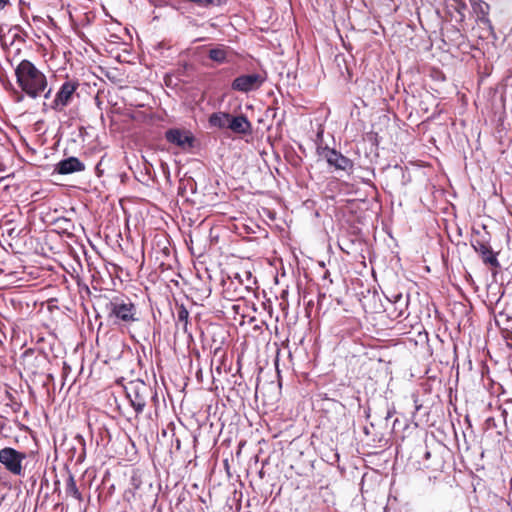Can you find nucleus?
Instances as JSON below:
<instances>
[{"label":"nucleus","instance_id":"obj_1","mask_svg":"<svg viewBox=\"0 0 512 512\" xmlns=\"http://www.w3.org/2000/svg\"><path fill=\"white\" fill-rule=\"evenodd\" d=\"M16 82L30 98L41 97L47 88L46 75L31 61L24 59L15 68Z\"/></svg>","mask_w":512,"mask_h":512},{"label":"nucleus","instance_id":"obj_2","mask_svg":"<svg viewBox=\"0 0 512 512\" xmlns=\"http://www.w3.org/2000/svg\"><path fill=\"white\" fill-rule=\"evenodd\" d=\"M80 83L77 79L67 78L56 91L49 109L55 112H63L78 96L77 90Z\"/></svg>","mask_w":512,"mask_h":512},{"label":"nucleus","instance_id":"obj_3","mask_svg":"<svg viewBox=\"0 0 512 512\" xmlns=\"http://www.w3.org/2000/svg\"><path fill=\"white\" fill-rule=\"evenodd\" d=\"M127 397L138 415L143 412L148 398L154 401L157 400V393L153 392L151 387L147 386L144 382H136L130 384L127 390Z\"/></svg>","mask_w":512,"mask_h":512},{"label":"nucleus","instance_id":"obj_4","mask_svg":"<svg viewBox=\"0 0 512 512\" xmlns=\"http://www.w3.org/2000/svg\"><path fill=\"white\" fill-rule=\"evenodd\" d=\"M110 315L116 319L130 323L137 320V309L129 298L114 297L109 303Z\"/></svg>","mask_w":512,"mask_h":512},{"label":"nucleus","instance_id":"obj_5","mask_svg":"<svg viewBox=\"0 0 512 512\" xmlns=\"http://www.w3.org/2000/svg\"><path fill=\"white\" fill-rule=\"evenodd\" d=\"M25 459L26 454L14 448L5 447L0 450V463L13 475L23 474L22 462Z\"/></svg>","mask_w":512,"mask_h":512},{"label":"nucleus","instance_id":"obj_6","mask_svg":"<svg viewBox=\"0 0 512 512\" xmlns=\"http://www.w3.org/2000/svg\"><path fill=\"white\" fill-rule=\"evenodd\" d=\"M265 82V77L260 73L243 74L236 77L231 88L241 93H249L258 90Z\"/></svg>","mask_w":512,"mask_h":512},{"label":"nucleus","instance_id":"obj_7","mask_svg":"<svg viewBox=\"0 0 512 512\" xmlns=\"http://www.w3.org/2000/svg\"><path fill=\"white\" fill-rule=\"evenodd\" d=\"M471 245L475 252H477L485 265L491 266L492 268H499L500 263L497 259V253L492 251L489 239L486 237L473 238Z\"/></svg>","mask_w":512,"mask_h":512},{"label":"nucleus","instance_id":"obj_8","mask_svg":"<svg viewBox=\"0 0 512 512\" xmlns=\"http://www.w3.org/2000/svg\"><path fill=\"white\" fill-rule=\"evenodd\" d=\"M165 139L183 151L191 149L195 142V137L191 131L180 128L168 129L165 132Z\"/></svg>","mask_w":512,"mask_h":512},{"label":"nucleus","instance_id":"obj_9","mask_svg":"<svg viewBox=\"0 0 512 512\" xmlns=\"http://www.w3.org/2000/svg\"><path fill=\"white\" fill-rule=\"evenodd\" d=\"M319 154L326 159L330 166L338 170L348 171L353 168V162L346 156L328 147L321 148Z\"/></svg>","mask_w":512,"mask_h":512},{"label":"nucleus","instance_id":"obj_10","mask_svg":"<svg viewBox=\"0 0 512 512\" xmlns=\"http://www.w3.org/2000/svg\"><path fill=\"white\" fill-rule=\"evenodd\" d=\"M85 170V165L77 157H68L61 160L55 166V171L62 175L72 174L75 172H82Z\"/></svg>","mask_w":512,"mask_h":512},{"label":"nucleus","instance_id":"obj_11","mask_svg":"<svg viewBox=\"0 0 512 512\" xmlns=\"http://www.w3.org/2000/svg\"><path fill=\"white\" fill-rule=\"evenodd\" d=\"M228 129L236 134L245 135L251 132L252 125L248 118L243 114L238 116L230 115Z\"/></svg>","mask_w":512,"mask_h":512},{"label":"nucleus","instance_id":"obj_12","mask_svg":"<svg viewBox=\"0 0 512 512\" xmlns=\"http://www.w3.org/2000/svg\"><path fill=\"white\" fill-rule=\"evenodd\" d=\"M45 357L42 354H36L33 350H27L22 355V362L28 371L32 374L37 373V369L43 364Z\"/></svg>","mask_w":512,"mask_h":512},{"label":"nucleus","instance_id":"obj_13","mask_svg":"<svg viewBox=\"0 0 512 512\" xmlns=\"http://www.w3.org/2000/svg\"><path fill=\"white\" fill-rule=\"evenodd\" d=\"M232 50L224 45H218L211 48L208 53L209 59L219 64L230 62L229 56Z\"/></svg>","mask_w":512,"mask_h":512},{"label":"nucleus","instance_id":"obj_14","mask_svg":"<svg viewBox=\"0 0 512 512\" xmlns=\"http://www.w3.org/2000/svg\"><path fill=\"white\" fill-rule=\"evenodd\" d=\"M230 115L231 114L226 113V112H215V113H212L210 115V117H209V124L212 127H216V128H219V129H224V128L228 129Z\"/></svg>","mask_w":512,"mask_h":512},{"label":"nucleus","instance_id":"obj_15","mask_svg":"<svg viewBox=\"0 0 512 512\" xmlns=\"http://www.w3.org/2000/svg\"><path fill=\"white\" fill-rule=\"evenodd\" d=\"M188 320H189V312L186 309V307L181 304L177 306V324L182 325V329L184 332H187L188 327Z\"/></svg>","mask_w":512,"mask_h":512},{"label":"nucleus","instance_id":"obj_16","mask_svg":"<svg viewBox=\"0 0 512 512\" xmlns=\"http://www.w3.org/2000/svg\"><path fill=\"white\" fill-rule=\"evenodd\" d=\"M66 493L78 501H82V495L79 491V489L76 486V482L74 479V476L72 474L69 475L66 483Z\"/></svg>","mask_w":512,"mask_h":512},{"label":"nucleus","instance_id":"obj_17","mask_svg":"<svg viewBox=\"0 0 512 512\" xmlns=\"http://www.w3.org/2000/svg\"><path fill=\"white\" fill-rule=\"evenodd\" d=\"M478 5H479L480 12L483 15L487 14L486 10L488 9V5L486 3H484V2H480Z\"/></svg>","mask_w":512,"mask_h":512},{"label":"nucleus","instance_id":"obj_18","mask_svg":"<svg viewBox=\"0 0 512 512\" xmlns=\"http://www.w3.org/2000/svg\"><path fill=\"white\" fill-rule=\"evenodd\" d=\"M51 93H52V89L47 86L46 90L43 91L41 96H43L45 99H48V98H50Z\"/></svg>","mask_w":512,"mask_h":512},{"label":"nucleus","instance_id":"obj_19","mask_svg":"<svg viewBox=\"0 0 512 512\" xmlns=\"http://www.w3.org/2000/svg\"><path fill=\"white\" fill-rule=\"evenodd\" d=\"M394 413H395L394 410L389 409L386 413L385 420H388L389 418H391Z\"/></svg>","mask_w":512,"mask_h":512},{"label":"nucleus","instance_id":"obj_20","mask_svg":"<svg viewBox=\"0 0 512 512\" xmlns=\"http://www.w3.org/2000/svg\"><path fill=\"white\" fill-rule=\"evenodd\" d=\"M8 3V0H0V8H4Z\"/></svg>","mask_w":512,"mask_h":512},{"label":"nucleus","instance_id":"obj_21","mask_svg":"<svg viewBox=\"0 0 512 512\" xmlns=\"http://www.w3.org/2000/svg\"><path fill=\"white\" fill-rule=\"evenodd\" d=\"M13 234H14V229H10V230L8 231V235H9V236H12Z\"/></svg>","mask_w":512,"mask_h":512},{"label":"nucleus","instance_id":"obj_22","mask_svg":"<svg viewBox=\"0 0 512 512\" xmlns=\"http://www.w3.org/2000/svg\"><path fill=\"white\" fill-rule=\"evenodd\" d=\"M401 299H402V295H401V294H399V295L396 297V301H399V300H401Z\"/></svg>","mask_w":512,"mask_h":512},{"label":"nucleus","instance_id":"obj_23","mask_svg":"<svg viewBox=\"0 0 512 512\" xmlns=\"http://www.w3.org/2000/svg\"><path fill=\"white\" fill-rule=\"evenodd\" d=\"M425 457L428 459L430 457V452H426Z\"/></svg>","mask_w":512,"mask_h":512},{"label":"nucleus","instance_id":"obj_24","mask_svg":"<svg viewBox=\"0 0 512 512\" xmlns=\"http://www.w3.org/2000/svg\"><path fill=\"white\" fill-rule=\"evenodd\" d=\"M46 107H47V104H46V103H43V110H44V111L46 110Z\"/></svg>","mask_w":512,"mask_h":512}]
</instances>
